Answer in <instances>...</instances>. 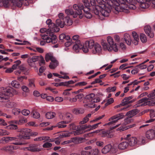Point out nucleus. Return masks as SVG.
I'll use <instances>...</instances> for the list:
<instances>
[{
	"label": "nucleus",
	"instance_id": "nucleus-47",
	"mask_svg": "<svg viewBox=\"0 0 155 155\" xmlns=\"http://www.w3.org/2000/svg\"><path fill=\"white\" fill-rule=\"evenodd\" d=\"M38 60L40 59L39 61V64L40 66H41L44 65L45 64V61L43 57L42 56H38Z\"/></svg>",
	"mask_w": 155,
	"mask_h": 155
},
{
	"label": "nucleus",
	"instance_id": "nucleus-51",
	"mask_svg": "<svg viewBox=\"0 0 155 155\" xmlns=\"http://www.w3.org/2000/svg\"><path fill=\"white\" fill-rule=\"evenodd\" d=\"M12 86L15 88H18L20 87L19 83L16 81H13L11 82Z\"/></svg>",
	"mask_w": 155,
	"mask_h": 155
},
{
	"label": "nucleus",
	"instance_id": "nucleus-17",
	"mask_svg": "<svg viewBox=\"0 0 155 155\" xmlns=\"http://www.w3.org/2000/svg\"><path fill=\"white\" fill-rule=\"evenodd\" d=\"M115 149L112 148V146L110 144H108L105 146L101 150V152L103 154H106L109 152L110 150L113 151V150Z\"/></svg>",
	"mask_w": 155,
	"mask_h": 155
},
{
	"label": "nucleus",
	"instance_id": "nucleus-40",
	"mask_svg": "<svg viewBox=\"0 0 155 155\" xmlns=\"http://www.w3.org/2000/svg\"><path fill=\"white\" fill-rule=\"evenodd\" d=\"M29 83L28 86L29 87L33 88H35V80L34 79H30L28 80Z\"/></svg>",
	"mask_w": 155,
	"mask_h": 155
},
{
	"label": "nucleus",
	"instance_id": "nucleus-1",
	"mask_svg": "<svg viewBox=\"0 0 155 155\" xmlns=\"http://www.w3.org/2000/svg\"><path fill=\"white\" fill-rule=\"evenodd\" d=\"M49 28L47 31V34L49 35L50 37H49L47 35H44L42 36V38L43 39L46 40V41L48 43L51 42L52 44H54L57 41V39L56 36L53 33L58 32L60 28L53 23L49 25Z\"/></svg>",
	"mask_w": 155,
	"mask_h": 155
},
{
	"label": "nucleus",
	"instance_id": "nucleus-38",
	"mask_svg": "<svg viewBox=\"0 0 155 155\" xmlns=\"http://www.w3.org/2000/svg\"><path fill=\"white\" fill-rule=\"evenodd\" d=\"M138 145H142L144 144L145 143V140L144 137L140 136L137 137Z\"/></svg>",
	"mask_w": 155,
	"mask_h": 155
},
{
	"label": "nucleus",
	"instance_id": "nucleus-16",
	"mask_svg": "<svg viewBox=\"0 0 155 155\" xmlns=\"http://www.w3.org/2000/svg\"><path fill=\"white\" fill-rule=\"evenodd\" d=\"M16 147L14 146L9 145L5 146L1 148V150L4 151L11 152L14 150L16 149Z\"/></svg>",
	"mask_w": 155,
	"mask_h": 155
},
{
	"label": "nucleus",
	"instance_id": "nucleus-8",
	"mask_svg": "<svg viewBox=\"0 0 155 155\" xmlns=\"http://www.w3.org/2000/svg\"><path fill=\"white\" fill-rule=\"evenodd\" d=\"M136 8V6L133 4H130L128 6L126 4V2L124 4L121 6L118 7L116 8L117 11L116 13L117 14L119 12H123L125 13H127L129 9H135Z\"/></svg>",
	"mask_w": 155,
	"mask_h": 155
},
{
	"label": "nucleus",
	"instance_id": "nucleus-60",
	"mask_svg": "<svg viewBox=\"0 0 155 155\" xmlns=\"http://www.w3.org/2000/svg\"><path fill=\"white\" fill-rule=\"evenodd\" d=\"M32 117L35 118H38L40 117V114L37 112L34 111L32 113Z\"/></svg>",
	"mask_w": 155,
	"mask_h": 155
},
{
	"label": "nucleus",
	"instance_id": "nucleus-6",
	"mask_svg": "<svg viewBox=\"0 0 155 155\" xmlns=\"http://www.w3.org/2000/svg\"><path fill=\"white\" fill-rule=\"evenodd\" d=\"M148 98L143 97L139 100L137 104V107H139L147 105L149 99H150L155 98V89L147 95Z\"/></svg>",
	"mask_w": 155,
	"mask_h": 155
},
{
	"label": "nucleus",
	"instance_id": "nucleus-18",
	"mask_svg": "<svg viewBox=\"0 0 155 155\" xmlns=\"http://www.w3.org/2000/svg\"><path fill=\"white\" fill-rule=\"evenodd\" d=\"M85 138L82 137H73L70 140L71 143H79L83 142Z\"/></svg>",
	"mask_w": 155,
	"mask_h": 155
},
{
	"label": "nucleus",
	"instance_id": "nucleus-30",
	"mask_svg": "<svg viewBox=\"0 0 155 155\" xmlns=\"http://www.w3.org/2000/svg\"><path fill=\"white\" fill-rule=\"evenodd\" d=\"M93 11L94 14L97 15H99L100 13H101L102 6L96 5L93 7Z\"/></svg>",
	"mask_w": 155,
	"mask_h": 155
},
{
	"label": "nucleus",
	"instance_id": "nucleus-15",
	"mask_svg": "<svg viewBox=\"0 0 155 155\" xmlns=\"http://www.w3.org/2000/svg\"><path fill=\"white\" fill-rule=\"evenodd\" d=\"M144 30L146 34L150 38H153L154 36V34L151 30V28L150 25H147L144 27Z\"/></svg>",
	"mask_w": 155,
	"mask_h": 155
},
{
	"label": "nucleus",
	"instance_id": "nucleus-10",
	"mask_svg": "<svg viewBox=\"0 0 155 155\" xmlns=\"http://www.w3.org/2000/svg\"><path fill=\"white\" fill-rule=\"evenodd\" d=\"M111 7H115L114 5L113 6H107V5H104L102 7L101 13L104 17H108L109 16L110 12H111Z\"/></svg>",
	"mask_w": 155,
	"mask_h": 155
},
{
	"label": "nucleus",
	"instance_id": "nucleus-4",
	"mask_svg": "<svg viewBox=\"0 0 155 155\" xmlns=\"http://www.w3.org/2000/svg\"><path fill=\"white\" fill-rule=\"evenodd\" d=\"M88 45L89 51L93 54L99 53L101 51V45L97 43H94L93 40L88 41L87 43Z\"/></svg>",
	"mask_w": 155,
	"mask_h": 155
},
{
	"label": "nucleus",
	"instance_id": "nucleus-44",
	"mask_svg": "<svg viewBox=\"0 0 155 155\" xmlns=\"http://www.w3.org/2000/svg\"><path fill=\"white\" fill-rule=\"evenodd\" d=\"M140 7L142 8H146L149 7V2L146 0L144 2H143L140 4Z\"/></svg>",
	"mask_w": 155,
	"mask_h": 155
},
{
	"label": "nucleus",
	"instance_id": "nucleus-53",
	"mask_svg": "<svg viewBox=\"0 0 155 155\" xmlns=\"http://www.w3.org/2000/svg\"><path fill=\"white\" fill-rule=\"evenodd\" d=\"M136 126L135 124H134L132 125H129L127 126V128H123V127H120L118 128L119 130H120V131H122L124 130H126L128 129H129L131 128H132L133 127H135Z\"/></svg>",
	"mask_w": 155,
	"mask_h": 155
},
{
	"label": "nucleus",
	"instance_id": "nucleus-61",
	"mask_svg": "<svg viewBox=\"0 0 155 155\" xmlns=\"http://www.w3.org/2000/svg\"><path fill=\"white\" fill-rule=\"evenodd\" d=\"M136 67L140 69H146L147 68V66L146 65L142 64V63L136 66Z\"/></svg>",
	"mask_w": 155,
	"mask_h": 155
},
{
	"label": "nucleus",
	"instance_id": "nucleus-52",
	"mask_svg": "<svg viewBox=\"0 0 155 155\" xmlns=\"http://www.w3.org/2000/svg\"><path fill=\"white\" fill-rule=\"evenodd\" d=\"M140 38L141 41L143 43H145L147 41V38L145 35L141 34L140 35Z\"/></svg>",
	"mask_w": 155,
	"mask_h": 155
},
{
	"label": "nucleus",
	"instance_id": "nucleus-29",
	"mask_svg": "<svg viewBox=\"0 0 155 155\" xmlns=\"http://www.w3.org/2000/svg\"><path fill=\"white\" fill-rule=\"evenodd\" d=\"M128 145V143L127 142H123L118 145V147L120 150H124L127 148Z\"/></svg>",
	"mask_w": 155,
	"mask_h": 155
},
{
	"label": "nucleus",
	"instance_id": "nucleus-3",
	"mask_svg": "<svg viewBox=\"0 0 155 155\" xmlns=\"http://www.w3.org/2000/svg\"><path fill=\"white\" fill-rule=\"evenodd\" d=\"M107 41L109 46L105 42H103L102 43L104 49L105 50H107L110 51H113L115 52H117L118 48L116 44L114 43L113 38L110 36H108L107 37Z\"/></svg>",
	"mask_w": 155,
	"mask_h": 155
},
{
	"label": "nucleus",
	"instance_id": "nucleus-13",
	"mask_svg": "<svg viewBox=\"0 0 155 155\" xmlns=\"http://www.w3.org/2000/svg\"><path fill=\"white\" fill-rule=\"evenodd\" d=\"M146 137L148 139L152 140L155 138V128L149 129L146 133Z\"/></svg>",
	"mask_w": 155,
	"mask_h": 155
},
{
	"label": "nucleus",
	"instance_id": "nucleus-32",
	"mask_svg": "<svg viewBox=\"0 0 155 155\" xmlns=\"http://www.w3.org/2000/svg\"><path fill=\"white\" fill-rule=\"evenodd\" d=\"M124 38L125 41L129 45H130L131 44V40L130 35L127 34H124Z\"/></svg>",
	"mask_w": 155,
	"mask_h": 155
},
{
	"label": "nucleus",
	"instance_id": "nucleus-54",
	"mask_svg": "<svg viewBox=\"0 0 155 155\" xmlns=\"http://www.w3.org/2000/svg\"><path fill=\"white\" fill-rule=\"evenodd\" d=\"M72 23V21L70 18H66V21L64 23V25L69 26L71 25Z\"/></svg>",
	"mask_w": 155,
	"mask_h": 155
},
{
	"label": "nucleus",
	"instance_id": "nucleus-36",
	"mask_svg": "<svg viewBox=\"0 0 155 155\" xmlns=\"http://www.w3.org/2000/svg\"><path fill=\"white\" fill-rule=\"evenodd\" d=\"M56 115L55 113L53 112H48L45 114V117L48 119H51L54 118Z\"/></svg>",
	"mask_w": 155,
	"mask_h": 155
},
{
	"label": "nucleus",
	"instance_id": "nucleus-57",
	"mask_svg": "<svg viewBox=\"0 0 155 155\" xmlns=\"http://www.w3.org/2000/svg\"><path fill=\"white\" fill-rule=\"evenodd\" d=\"M116 87L114 86L111 87H109L107 88L106 89V91L108 92H114L116 90Z\"/></svg>",
	"mask_w": 155,
	"mask_h": 155
},
{
	"label": "nucleus",
	"instance_id": "nucleus-5",
	"mask_svg": "<svg viewBox=\"0 0 155 155\" xmlns=\"http://www.w3.org/2000/svg\"><path fill=\"white\" fill-rule=\"evenodd\" d=\"M12 88H5L1 93H0V102H7L8 100L9 97H12L13 94L12 93Z\"/></svg>",
	"mask_w": 155,
	"mask_h": 155
},
{
	"label": "nucleus",
	"instance_id": "nucleus-45",
	"mask_svg": "<svg viewBox=\"0 0 155 155\" xmlns=\"http://www.w3.org/2000/svg\"><path fill=\"white\" fill-rule=\"evenodd\" d=\"M88 41H86L85 45L83 46V44H81V46H82V47L81 48H82V50L84 52L86 53L88 52L89 49V48L88 45L87 44V43Z\"/></svg>",
	"mask_w": 155,
	"mask_h": 155
},
{
	"label": "nucleus",
	"instance_id": "nucleus-25",
	"mask_svg": "<svg viewBox=\"0 0 155 155\" xmlns=\"http://www.w3.org/2000/svg\"><path fill=\"white\" fill-rule=\"evenodd\" d=\"M103 2H104V3L107 4V5L110 6L119 5L116 0H103Z\"/></svg>",
	"mask_w": 155,
	"mask_h": 155
},
{
	"label": "nucleus",
	"instance_id": "nucleus-41",
	"mask_svg": "<svg viewBox=\"0 0 155 155\" xmlns=\"http://www.w3.org/2000/svg\"><path fill=\"white\" fill-rule=\"evenodd\" d=\"M95 97V94L93 93L90 94L86 96V99L87 102H90L92 103V100L94 99Z\"/></svg>",
	"mask_w": 155,
	"mask_h": 155
},
{
	"label": "nucleus",
	"instance_id": "nucleus-55",
	"mask_svg": "<svg viewBox=\"0 0 155 155\" xmlns=\"http://www.w3.org/2000/svg\"><path fill=\"white\" fill-rule=\"evenodd\" d=\"M9 133L5 130H0V135H8Z\"/></svg>",
	"mask_w": 155,
	"mask_h": 155
},
{
	"label": "nucleus",
	"instance_id": "nucleus-48",
	"mask_svg": "<svg viewBox=\"0 0 155 155\" xmlns=\"http://www.w3.org/2000/svg\"><path fill=\"white\" fill-rule=\"evenodd\" d=\"M65 124V121L64 120L63 121L58 123L57 126L58 128H64L67 126V125Z\"/></svg>",
	"mask_w": 155,
	"mask_h": 155
},
{
	"label": "nucleus",
	"instance_id": "nucleus-28",
	"mask_svg": "<svg viewBox=\"0 0 155 155\" xmlns=\"http://www.w3.org/2000/svg\"><path fill=\"white\" fill-rule=\"evenodd\" d=\"M132 35L134 38V40L133 42V43L135 45H137L139 40L138 35L135 31L132 32Z\"/></svg>",
	"mask_w": 155,
	"mask_h": 155
},
{
	"label": "nucleus",
	"instance_id": "nucleus-39",
	"mask_svg": "<svg viewBox=\"0 0 155 155\" xmlns=\"http://www.w3.org/2000/svg\"><path fill=\"white\" fill-rule=\"evenodd\" d=\"M99 152V150L97 148H92L91 150L89 152L88 155H98Z\"/></svg>",
	"mask_w": 155,
	"mask_h": 155
},
{
	"label": "nucleus",
	"instance_id": "nucleus-37",
	"mask_svg": "<svg viewBox=\"0 0 155 155\" xmlns=\"http://www.w3.org/2000/svg\"><path fill=\"white\" fill-rule=\"evenodd\" d=\"M5 107L8 108H12L14 107H15L16 106L15 103L13 102H9L6 103L5 104Z\"/></svg>",
	"mask_w": 155,
	"mask_h": 155
},
{
	"label": "nucleus",
	"instance_id": "nucleus-50",
	"mask_svg": "<svg viewBox=\"0 0 155 155\" xmlns=\"http://www.w3.org/2000/svg\"><path fill=\"white\" fill-rule=\"evenodd\" d=\"M21 110L19 109L15 108L12 110V113L15 115H18L21 112Z\"/></svg>",
	"mask_w": 155,
	"mask_h": 155
},
{
	"label": "nucleus",
	"instance_id": "nucleus-11",
	"mask_svg": "<svg viewBox=\"0 0 155 155\" xmlns=\"http://www.w3.org/2000/svg\"><path fill=\"white\" fill-rule=\"evenodd\" d=\"M123 117L124 116L122 115V114H119L114 116L109 119V121L112 120V121H110L106 124V125H110L113 124L117 122L118 120L123 118Z\"/></svg>",
	"mask_w": 155,
	"mask_h": 155
},
{
	"label": "nucleus",
	"instance_id": "nucleus-19",
	"mask_svg": "<svg viewBox=\"0 0 155 155\" xmlns=\"http://www.w3.org/2000/svg\"><path fill=\"white\" fill-rule=\"evenodd\" d=\"M132 98V97L130 96L124 98L121 102L122 106H125L132 103L133 101H130Z\"/></svg>",
	"mask_w": 155,
	"mask_h": 155
},
{
	"label": "nucleus",
	"instance_id": "nucleus-35",
	"mask_svg": "<svg viewBox=\"0 0 155 155\" xmlns=\"http://www.w3.org/2000/svg\"><path fill=\"white\" fill-rule=\"evenodd\" d=\"M11 0H0V6H4L5 8L8 6L9 5V2Z\"/></svg>",
	"mask_w": 155,
	"mask_h": 155
},
{
	"label": "nucleus",
	"instance_id": "nucleus-43",
	"mask_svg": "<svg viewBox=\"0 0 155 155\" xmlns=\"http://www.w3.org/2000/svg\"><path fill=\"white\" fill-rule=\"evenodd\" d=\"M82 45L81 46V44H76L73 46V50L75 52L77 53L79 51V49H81V48L82 47Z\"/></svg>",
	"mask_w": 155,
	"mask_h": 155
},
{
	"label": "nucleus",
	"instance_id": "nucleus-7",
	"mask_svg": "<svg viewBox=\"0 0 155 155\" xmlns=\"http://www.w3.org/2000/svg\"><path fill=\"white\" fill-rule=\"evenodd\" d=\"M31 130L29 129H18V132L19 133L17 136L20 139H28L30 138Z\"/></svg>",
	"mask_w": 155,
	"mask_h": 155
},
{
	"label": "nucleus",
	"instance_id": "nucleus-33",
	"mask_svg": "<svg viewBox=\"0 0 155 155\" xmlns=\"http://www.w3.org/2000/svg\"><path fill=\"white\" fill-rule=\"evenodd\" d=\"M102 136L103 137H111L113 135L110 130L103 131L102 132Z\"/></svg>",
	"mask_w": 155,
	"mask_h": 155
},
{
	"label": "nucleus",
	"instance_id": "nucleus-62",
	"mask_svg": "<svg viewBox=\"0 0 155 155\" xmlns=\"http://www.w3.org/2000/svg\"><path fill=\"white\" fill-rule=\"evenodd\" d=\"M114 102V100L113 98H111L108 100H107V102L105 103V105L106 106H107L108 105H109L112 103H113Z\"/></svg>",
	"mask_w": 155,
	"mask_h": 155
},
{
	"label": "nucleus",
	"instance_id": "nucleus-31",
	"mask_svg": "<svg viewBox=\"0 0 155 155\" xmlns=\"http://www.w3.org/2000/svg\"><path fill=\"white\" fill-rule=\"evenodd\" d=\"M118 3L119 4L118 5H114L115 7H114V12L116 13L117 14L116 12L117 11V9L116 8L118 7H120L123 5L125 3V1L124 0H116Z\"/></svg>",
	"mask_w": 155,
	"mask_h": 155
},
{
	"label": "nucleus",
	"instance_id": "nucleus-2",
	"mask_svg": "<svg viewBox=\"0 0 155 155\" xmlns=\"http://www.w3.org/2000/svg\"><path fill=\"white\" fill-rule=\"evenodd\" d=\"M49 28L47 31V34L49 35L50 37H49L47 35H44L42 36V38L43 39L46 40V41L48 43L51 42L52 44H54L57 41V39L56 36L53 33L58 32L60 28L53 23L49 25Z\"/></svg>",
	"mask_w": 155,
	"mask_h": 155
},
{
	"label": "nucleus",
	"instance_id": "nucleus-46",
	"mask_svg": "<svg viewBox=\"0 0 155 155\" xmlns=\"http://www.w3.org/2000/svg\"><path fill=\"white\" fill-rule=\"evenodd\" d=\"M73 112L76 114H82L84 112V110L82 108L75 109L73 110Z\"/></svg>",
	"mask_w": 155,
	"mask_h": 155
},
{
	"label": "nucleus",
	"instance_id": "nucleus-26",
	"mask_svg": "<svg viewBox=\"0 0 155 155\" xmlns=\"http://www.w3.org/2000/svg\"><path fill=\"white\" fill-rule=\"evenodd\" d=\"M138 112V110L135 109L128 112L126 115L128 116L129 118H131L136 115Z\"/></svg>",
	"mask_w": 155,
	"mask_h": 155
},
{
	"label": "nucleus",
	"instance_id": "nucleus-22",
	"mask_svg": "<svg viewBox=\"0 0 155 155\" xmlns=\"http://www.w3.org/2000/svg\"><path fill=\"white\" fill-rule=\"evenodd\" d=\"M37 144H34L28 147V150L32 152H38L41 150V149L38 147Z\"/></svg>",
	"mask_w": 155,
	"mask_h": 155
},
{
	"label": "nucleus",
	"instance_id": "nucleus-63",
	"mask_svg": "<svg viewBox=\"0 0 155 155\" xmlns=\"http://www.w3.org/2000/svg\"><path fill=\"white\" fill-rule=\"evenodd\" d=\"M21 113L24 116H27L30 113V111L28 110L24 109L21 111Z\"/></svg>",
	"mask_w": 155,
	"mask_h": 155
},
{
	"label": "nucleus",
	"instance_id": "nucleus-56",
	"mask_svg": "<svg viewBox=\"0 0 155 155\" xmlns=\"http://www.w3.org/2000/svg\"><path fill=\"white\" fill-rule=\"evenodd\" d=\"M3 141L7 143L11 141H13L12 137H4L3 138Z\"/></svg>",
	"mask_w": 155,
	"mask_h": 155
},
{
	"label": "nucleus",
	"instance_id": "nucleus-9",
	"mask_svg": "<svg viewBox=\"0 0 155 155\" xmlns=\"http://www.w3.org/2000/svg\"><path fill=\"white\" fill-rule=\"evenodd\" d=\"M60 118L65 121V124H68L73 119V115L70 113L65 114L60 113L59 115Z\"/></svg>",
	"mask_w": 155,
	"mask_h": 155
},
{
	"label": "nucleus",
	"instance_id": "nucleus-64",
	"mask_svg": "<svg viewBox=\"0 0 155 155\" xmlns=\"http://www.w3.org/2000/svg\"><path fill=\"white\" fill-rule=\"evenodd\" d=\"M65 12L68 15H73L74 14V12L72 10L66 9Z\"/></svg>",
	"mask_w": 155,
	"mask_h": 155
},
{
	"label": "nucleus",
	"instance_id": "nucleus-27",
	"mask_svg": "<svg viewBox=\"0 0 155 155\" xmlns=\"http://www.w3.org/2000/svg\"><path fill=\"white\" fill-rule=\"evenodd\" d=\"M55 58L53 56V53L51 52L46 54L45 57V59L46 62H48L49 60H51V61Z\"/></svg>",
	"mask_w": 155,
	"mask_h": 155
},
{
	"label": "nucleus",
	"instance_id": "nucleus-58",
	"mask_svg": "<svg viewBox=\"0 0 155 155\" xmlns=\"http://www.w3.org/2000/svg\"><path fill=\"white\" fill-rule=\"evenodd\" d=\"M49 142H46L42 145L43 148H50L52 147V144Z\"/></svg>",
	"mask_w": 155,
	"mask_h": 155
},
{
	"label": "nucleus",
	"instance_id": "nucleus-24",
	"mask_svg": "<svg viewBox=\"0 0 155 155\" xmlns=\"http://www.w3.org/2000/svg\"><path fill=\"white\" fill-rule=\"evenodd\" d=\"M73 8L76 11L78 14H80L81 13V10L84 8V6L82 5H78L74 4L73 5Z\"/></svg>",
	"mask_w": 155,
	"mask_h": 155
},
{
	"label": "nucleus",
	"instance_id": "nucleus-14",
	"mask_svg": "<svg viewBox=\"0 0 155 155\" xmlns=\"http://www.w3.org/2000/svg\"><path fill=\"white\" fill-rule=\"evenodd\" d=\"M128 144L130 146L134 147L138 145L137 137H131L128 139Z\"/></svg>",
	"mask_w": 155,
	"mask_h": 155
},
{
	"label": "nucleus",
	"instance_id": "nucleus-20",
	"mask_svg": "<svg viewBox=\"0 0 155 155\" xmlns=\"http://www.w3.org/2000/svg\"><path fill=\"white\" fill-rule=\"evenodd\" d=\"M89 6H85L84 7V16L87 18H91L92 17V15L90 12Z\"/></svg>",
	"mask_w": 155,
	"mask_h": 155
},
{
	"label": "nucleus",
	"instance_id": "nucleus-49",
	"mask_svg": "<svg viewBox=\"0 0 155 155\" xmlns=\"http://www.w3.org/2000/svg\"><path fill=\"white\" fill-rule=\"evenodd\" d=\"M73 39L75 41L76 44H81L80 41L79 40V35H76L73 36L72 37Z\"/></svg>",
	"mask_w": 155,
	"mask_h": 155
},
{
	"label": "nucleus",
	"instance_id": "nucleus-42",
	"mask_svg": "<svg viewBox=\"0 0 155 155\" xmlns=\"http://www.w3.org/2000/svg\"><path fill=\"white\" fill-rule=\"evenodd\" d=\"M56 25L61 28L64 27V23L60 19H58L56 20Z\"/></svg>",
	"mask_w": 155,
	"mask_h": 155
},
{
	"label": "nucleus",
	"instance_id": "nucleus-21",
	"mask_svg": "<svg viewBox=\"0 0 155 155\" xmlns=\"http://www.w3.org/2000/svg\"><path fill=\"white\" fill-rule=\"evenodd\" d=\"M92 147L91 146H87L84 147L81 152L82 155H88L89 152L92 150Z\"/></svg>",
	"mask_w": 155,
	"mask_h": 155
},
{
	"label": "nucleus",
	"instance_id": "nucleus-12",
	"mask_svg": "<svg viewBox=\"0 0 155 155\" xmlns=\"http://www.w3.org/2000/svg\"><path fill=\"white\" fill-rule=\"evenodd\" d=\"M38 57L34 56L31 58H29L27 59V62L29 66L35 67L36 66L35 62L38 60Z\"/></svg>",
	"mask_w": 155,
	"mask_h": 155
},
{
	"label": "nucleus",
	"instance_id": "nucleus-34",
	"mask_svg": "<svg viewBox=\"0 0 155 155\" xmlns=\"http://www.w3.org/2000/svg\"><path fill=\"white\" fill-rule=\"evenodd\" d=\"M91 114H89L87 115L80 122L79 124H83L87 123L89 120V118L91 117Z\"/></svg>",
	"mask_w": 155,
	"mask_h": 155
},
{
	"label": "nucleus",
	"instance_id": "nucleus-23",
	"mask_svg": "<svg viewBox=\"0 0 155 155\" xmlns=\"http://www.w3.org/2000/svg\"><path fill=\"white\" fill-rule=\"evenodd\" d=\"M59 64L58 61L56 58L52 60L49 65V67L51 69H54Z\"/></svg>",
	"mask_w": 155,
	"mask_h": 155
},
{
	"label": "nucleus",
	"instance_id": "nucleus-59",
	"mask_svg": "<svg viewBox=\"0 0 155 155\" xmlns=\"http://www.w3.org/2000/svg\"><path fill=\"white\" fill-rule=\"evenodd\" d=\"M72 134V132L64 133L61 134V136L62 137H66L70 136Z\"/></svg>",
	"mask_w": 155,
	"mask_h": 155
}]
</instances>
